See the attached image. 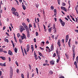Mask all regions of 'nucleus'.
<instances>
[{
  "label": "nucleus",
  "instance_id": "obj_38",
  "mask_svg": "<svg viewBox=\"0 0 78 78\" xmlns=\"http://www.w3.org/2000/svg\"><path fill=\"white\" fill-rule=\"evenodd\" d=\"M36 36H38V35H39L38 32H36Z\"/></svg>",
  "mask_w": 78,
  "mask_h": 78
},
{
  "label": "nucleus",
  "instance_id": "obj_14",
  "mask_svg": "<svg viewBox=\"0 0 78 78\" xmlns=\"http://www.w3.org/2000/svg\"><path fill=\"white\" fill-rule=\"evenodd\" d=\"M61 9H63L64 11H65L67 12V9H66L65 7L62 6L61 7Z\"/></svg>",
  "mask_w": 78,
  "mask_h": 78
},
{
  "label": "nucleus",
  "instance_id": "obj_36",
  "mask_svg": "<svg viewBox=\"0 0 78 78\" xmlns=\"http://www.w3.org/2000/svg\"><path fill=\"white\" fill-rule=\"evenodd\" d=\"M59 21H60V23H61V22H63V21H62V20H61V18H60L59 19Z\"/></svg>",
  "mask_w": 78,
  "mask_h": 78
},
{
  "label": "nucleus",
  "instance_id": "obj_47",
  "mask_svg": "<svg viewBox=\"0 0 78 78\" xmlns=\"http://www.w3.org/2000/svg\"><path fill=\"white\" fill-rule=\"evenodd\" d=\"M5 42H9V41H8V39H6L5 40Z\"/></svg>",
  "mask_w": 78,
  "mask_h": 78
},
{
  "label": "nucleus",
  "instance_id": "obj_40",
  "mask_svg": "<svg viewBox=\"0 0 78 78\" xmlns=\"http://www.w3.org/2000/svg\"><path fill=\"white\" fill-rule=\"evenodd\" d=\"M20 34L18 33V34H17V37H18L19 38L20 37Z\"/></svg>",
  "mask_w": 78,
  "mask_h": 78
},
{
  "label": "nucleus",
  "instance_id": "obj_9",
  "mask_svg": "<svg viewBox=\"0 0 78 78\" xmlns=\"http://www.w3.org/2000/svg\"><path fill=\"white\" fill-rule=\"evenodd\" d=\"M53 50H54V45H53V44H52L51 47V51H53Z\"/></svg>",
  "mask_w": 78,
  "mask_h": 78
},
{
  "label": "nucleus",
  "instance_id": "obj_35",
  "mask_svg": "<svg viewBox=\"0 0 78 78\" xmlns=\"http://www.w3.org/2000/svg\"><path fill=\"white\" fill-rule=\"evenodd\" d=\"M39 55L40 56H43V55H42V54L41 52H39Z\"/></svg>",
  "mask_w": 78,
  "mask_h": 78
},
{
  "label": "nucleus",
  "instance_id": "obj_30",
  "mask_svg": "<svg viewBox=\"0 0 78 78\" xmlns=\"http://www.w3.org/2000/svg\"><path fill=\"white\" fill-rule=\"evenodd\" d=\"M6 63H4L3 64H2V67H6Z\"/></svg>",
  "mask_w": 78,
  "mask_h": 78
},
{
  "label": "nucleus",
  "instance_id": "obj_17",
  "mask_svg": "<svg viewBox=\"0 0 78 78\" xmlns=\"http://www.w3.org/2000/svg\"><path fill=\"white\" fill-rule=\"evenodd\" d=\"M65 55L66 57V58H67L68 59H69V55H67V54H66V53L65 54Z\"/></svg>",
  "mask_w": 78,
  "mask_h": 78
},
{
  "label": "nucleus",
  "instance_id": "obj_52",
  "mask_svg": "<svg viewBox=\"0 0 78 78\" xmlns=\"http://www.w3.org/2000/svg\"><path fill=\"white\" fill-rule=\"evenodd\" d=\"M34 27L35 28H36V25L35 24V23H34Z\"/></svg>",
  "mask_w": 78,
  "mask_h": 78
},
{
  "label": "nucleus",
  "instance_id": "obj_48",
  "mask_svg": "<svg viewBox=\"0 0 78 78\" xmlns=\"http://www.w3.org/2000/svg\"><path fill=\"white\" fill-rule=\"evenodd\" d=\"M56 56V53H54L53 54V57H55Z\"/></svg>",
  "mask_w": 78,
  "mask_h": 78
},
{
  "label": "nucleus",
  "instance_id": "obj_46",
  "mask_svg": "<svg viewBox=\"0 0 78 78\" xmlns=\"http://www.w3.org/2000/svg\"><path fill=\"white\" fill-rule=\"evenodd\" d=\"M15 1L16 2V3H17V5H19V2H18V1L16 0Z\"/></svg>",
  "mask_w": 78,
  "mask_h": 78
},
{
  "label": "nucleus",
  "instance_id": "obj_5",
  "mask_svg": "<svg viewBox=\"0 0 78 78\" xmlns=\"http://www.w3.org/2000/svg\"><path fill=\"white\" fill-rule=\"evenodd\" d=\"M22 34L23 36H21V38L22 40H23L24 39H27V37H26V36H25V34Z\"/></svg>",
  "mask_w": 78,
  "mask_h": 78
},
{
  "label": "nucleus",
  "instance_id": "obj_62",
  "mask_svg": "<svg viewBox=\"0 0 78 78\" xmlns=\"http://www.w3.org/2000/svg\"><path fill=\"white\" fill-rule=\"evenodd\" d=\"M63 6H65L66 5V4L65 3L63 2Z\"/></svg>",
  "mask_w": 78,
  "mask_h": 78
},
{
  "label": "nucleus",
  "instance_id": "obj_28",
  "mask_svg": "<svg viewBox=\"0 0 78 78\" xmlns=\"http://www.w3.org/2000/svg\"><path fill=\"white\" fill-rule=\"evenodd\" d=\"M52 30V27H51L49 29H48V31L49 32H51V30Z\"/></svg>",
  "mask_w": 78,
  "mask_h": 78
},
{
  "label": "nucleus",
  "instance_id": "obj_44",
  "mask_svg": "<svg viewBox=\"0 0 78 78\" xmlns=\"http://www.w3.org/2000/svg\"><path fill=\"white\" fill-rule=\"evenodd\" d=\"M21 76L22 78H24V76H23V73L21 74Z\"/></svg>",
  "mask_w": 78,
  "mask_h": 78
},
{
  "label": "nucleus",
  "instance_id": "obj_60",
  "mask_svg": "<svg viewBox=\"0 0 78 78\" xmlns=\"http://www.w3.org/2000/svg\"><path fill=\"white\" fill-rule=\"evenodd\" d=\"M50 24H49L48 25V28H50Z\"/></svg>",
  "mask_w": 78,
  "mask_h": 78
},
{
  "label": "nucleus",
  "instance_id": "obj_59",
  "mask_svg": "<svg viewBox=\"0 0 78 78\" xmlns=\"http://www.w3.org/2000/svg\"><path fill=\"white\" fill-rule=\"evenodd\" d=\"M54 36H54V35H52L51 37V38L52 39H54Z\"/></svg>",
  "mask_w": 78,
  "mask_h": 78
},
{
  "label": "nucleus",
  "instance_id": "obj_18",
  "mask_svg": "<svg viewBox=\"0 0 78 78\" xmlns=\"http://www.w3.org/2000/svg\"><path fill=\"white\" fill-rule=\"evenodd\" d=\"M0 58L2 59L3 60H5L6 59V58L4 57L1 56Z\"/></svg>",
  "mask_w": 78,
  "mask_h": 78
},
{
  "label": "nucleus",
  "instance_id": "obj_26",
  "mask_svg": "<svg viewBox=\"0 0 78 78\" xmlns=\"http://www.w3.org/2000/svg\"><path fill=\"white\" fill-rule=\"evenodd\" d=\"M26 31H27V33H28V32H30L29 31V28L26 29Z\"/></svg>",
  "mask_w": 78,
  "mask_h": 78
},
{
  "label": "nucleus",
  "instance_id": "obj_21",
  "mask_svg": "<svg viewBox=\"0 0 78 78\" xmlns=\"http://www.w3.org/2000/svg\"><path fill=\"white\" fill-rule=\"evenodd\" d=\"M27 36L28 37H30V32H27Z\"/></svg>",
  "mask_w": 78,
  "mask_h": 78
},
{
  "label": "nucleus",
  "instance_id": "obj_3",
  "mask_svg": "<svg viewBox=\"0 0 78 78\" xmlns=\"http://www.w3.org/2000/svg\"><path fill=\"white\" fill-rule=\"evenodd\" d=\"M20 32L21 33H22V32H23V31H24V30H25V29L23 26H21L20 27Z\"/></svg>",
  "mask_w": 78,
  "mask_h": 78
},
{
  "label": "nucleus",
  "instance_id": "obj_31",
  "mask_svg": "<svg viewBox=\"0 0 78 78\" xmlns=\"http://www.w3.org/2000/svg\"><path fill=\"white\" fill-rule=\"evenodd\" d=\"M76 61L77 63H78V56L76 58Z\"/></svg>",
  "mask_w": 78,
  "mask_h": 78
},
{
  "label": "nucleus",
  "instance_id": "obj_49",
  "mask_svg": "<svg viewBox=\"0 0 78 78\" xmlns=\"http://www.w3.org/2000/svg\"><path fill=\"white\" fill-rule=\"evenodd\" d=\"M51 9H54V7L53 6H51Z\"/></svg>",
  "mask_w": 78,
  "mask_h": 78
},
{
  "label": "nucleus",
  "instance_id": "obj_37",
  "mask_svg": "<svg viewBox=\"0 0 78 78\" xmlns=\"http://www.w3.org/2000/svg\"><path fill=\"white\" fill-rule=\"evenodd\" d=\"M29 28H30V27H32V25H31V24H29Z\"/></svg>",
  "mask_w": 78,
  "mask_h": 78
},
{
  "label": "nucleus",
  "instance_id": "obj_54",
  "mask_svg": "<svg viewBox=\"0 0 78 78\" xmlns=\"http://www.w3.org/2000/svg\"><path fill=\"white\" fill-rule=\"evenodd\" d=\"M58 59L59 60H60V59H61V58H60V57L59 56V55H58Z\"/></svg>",
  "mask_w": 78,
  "mask_h": 78
},
{
  "label": "nucleus",
  "instance_id": "obj_8",
  "mask_svg": "<svg viewBox=\"0 0 78 78\" xmlns=\"http://www.w3.org/2000/svg\"><path fill=\"white\" fill-rule=\"evenodd\" d=\"M53 29L55 30H54V33H56V28H55V24H53Z\"/></svg>",
  "mask_w": 78,
  "mask_h": 78
},
{
  "label": "nucleus",
  "instance_id": "obj_39",
  "mask_svg": "<svg viewBox=\"0 0 78 78\" xmlns=\"http://www.w3.org/2000/svg\"><path fill=\"white\" fill-rule=\"evenodd\" d=\"M24 28H25L26 29H27V28H28L29 27H28V26H27V25L25 26V27H24Z\"/></svg>",
  "mask_w": 78,
  "mask_h": 78
},
{
  "label": "nucleus",
  "instance_id": "obj_55",
  "mask_svg": "<svg viewBox=\"0 0 78 78\" xmlns=\"http://www.w3.org/2000/svg\"><path fill=\"white\" fill-rule=\"evenodd\" d=\"M9 29H10V31H11L12 30V29H11V27H9Z\"/></svg>",
  "mask_w": 78,
  "mask_h": 78
},
{
  "label": "nucleus",
  "instance_id": "obj_20",
  "mask_svg": "<svg viewBox=\"0 0 78 78\" xmlns=\"http://www.w3.org/2000/svg\"><path fill=\"white\" fill-rule=\"evenodd\" d=\"M31 48L32 50V52H33V51H34V48L33 47V45H31Z\"/></svg>",
  "mask_w": 78,
  "mask_h": 78
},
{
  "label": "nucleus",
  "instance_id": "obj_50",
  "mask_svg": "<svg viewBox=\"0 0 78 78\" xmlns=\"http://www.w3.org/2000/svg\"><path fill=\"white\" fill-rule=\"evenodd\" d=\"M5 34H7L8 36H9V34L8 33L6 32Z\"/></svg>",
  "mask_w": 78,
  "mask_h": 78
},
{
  "label": "nucleus",
  "instance_id": "obj_2",
  "mask_svg": "<svg viewBox=\"0 0 78 78\" xmlns=\"http://www.w3.org/2000/svg\"><path fill=\"white\" fill-rule=\"evenodd\" d=\"M10 78H12V74L13 73L12 68V67H10Z\"/></svg>",
  "mask_w": 78,
  "mask_h": 78
},
{
  "label": "nucleus",
  "instance_id": "obj_24",
  "mask_svg": "<svg viewBox=\"0 0 78 78\" xmlns=\"http://www.w3.org/2000/svg\"><path fill=\"white\" fill-rule=\"evenodd\" d=\"M75 10H76V12H77V14H78V7H76V8Z\"/></svg>",
  "mask_w": 78,
  "mask_h": 78
},
{
  "label": "nucleus",
  "instance_id": "obj_13",
  "mask_svg": "<svg viewBox=\"0 0 78 78\" xmlns=\"http://www.w3.org/2000/svg\"><path fill=\"white\" fill-rule=\"evenodd\" d=\"M68 40H69V35H67L66 36V42H67V41H68Z\"/></svg>",
  "mask_w": 78,
  "mask_h": 78
},
{
  "label": "nucleus",
  "instance_id": "obj_34",
  "mask_svg": "<svg viewBox=\"0 0 78 78\" xmlns=\"http://www.w3.org/2000/svg\"><path fill=\"white\" fill-rule=\"evenodd\" d=\"M68 45L69 47H71V46H70V42H68Z\"/></svg>",
  "mask_w": 78,
  "mask_h": 78
},
{
  "label": "nucleus",
  "instance_id": "obj_43",
  "mask_svg": "<svg viewBox=\"0 0 78 78\" xmlns=\"http://www.w3.org/2000/svg\"><path fill=\"white\" fill-rule=\"evenodd\" d=\"M44 43H45V42H44V41L42 42L41 43V45H42V44H43V46H44Z\"/></svg>",
  "mask_w": 78,
  "mask_h": 78
},
{
  "label": "nucleus",
  "instance_id": "obj_25",
  "mask_svg": "<svg viewBox=\"0 0 78 78\" xmlns=\"http://www.w3.org/2000/svg\"><path fill=\"white\" fill-rule=\"evenodd\" d=\"M17 48H15V53H17Z\"/></svg>",
  "mask_w": 78,
  "mask_h": 78
},
{
  "label": "nucleus",
  "instance_id": "obj_32",
  "mask_svg": "<svg viewBox=\"0 0 78 78\" xmlns=\"http://www.w3.org/2000/svg\"><path fill=\"white\" fill-rule=\"evenodd\" d=\"M19 42L20 43H21L22 42H23V41H22V39H19Z\"/></svg>",
  "mask_w": 78,
  "mask_h": 78
},
{
  "label": "nucleus",
  "instance_id": "obj_29",
  "mask_svg": "<svg viewBox=\"0 0 78 78\" xmlns=\"http://www.w3.org/2000/svg\"><path fill=\"white\" fill-rule=\"evenodd\" d=\"M36 71L37 72V73L38 74H39V73H38V69H37V68H36Z\"/></svg>",
  "mask_w": 78,
  "mask_h": 78
},
{
  "label": "nucleus",
  "instance_id": "obj_10",
  "mask_svg": "<svg viewBox=\"0 0 78 78\" xmlns=\"http://www.w3.org/2000/svg\"><path fill=\"white\" fill-rule=\"evenodd\" d=\"M57 44L58 45L59 47H60L61 46V41L60 40V39H59L58 40Z\"/></svg>",
  "mask_w": 78,
  "mask_h": 78
},
{
  "label": "nucleus",
  "instance_id": "obj_58",
  "mask_svg": "<svg viewBox=\"0 0 78 78\" xmlns=\"http://www.w3.org/2000/svg\"><path fill=\"white\" fill-rule=\"evenodd\" d=\"M14 40H15V42H17V40L16 39V38L15 37L14 38Z\"/></svg>",
  "mask_w": 78,
  "mask_h": 78
},
{
  "label": "nucleus",
  "instance_id": "obj_12",
  "mask_svg": "<svg viewBox=\"0 0 78 78\" xmlns=\"http://www.w3.org/2000/svg\"><path fill=\"white\" fill-rule=\"evenodd\" d=\"M8 54L9 55H11V56H12V55H13V54H12V52L10 50L9 51Z\"/></svg>",
  "mask_w": 78,
  "mask_h": 78
},
{
  "label": "nucleus",
  "instance_id": "obj_1",
  "mask_svg": "<svg viewBox=\"0 0 78 78\" xmlns=\"http://www.w3.org/2000/svg\"><path fill=\"white\" fill-rule=\"evenodd\" d=\"M11 10L12 11V12L13 13V14L15 15V16H19V13H18L17 12H16V11H17V10H16V9L14 7H12V9H11Z\"/></svg>",
  "mask_w": 78,
  "mask_h": 78
},
{
  "label": "nucleus",
  "instance_id": "obj_27",
  "mask_svg": "<svg viewBox=\"0 0 78 78\" xmlns=\"http://www.w3.org/2000/svg\"><path fill=\"white\" fill-rule=\"evenodd\" d=\"M24 53H25V55H27V51H26V50L25 49V48H24Z\"/></svg>",
  "mask_w": 78,
  "mask_h": 78
},
{
  "label": "nucleus",
  "instance_id": "obj_45",
  "mask_svg": "<svg viewBox=\"0 0 78 78\" xmlns=\"http://www.w3.org/2000/svg\"><path fill=\"white\" fill-rule=\"evenodd\" d=\"M2 72L1 71H0V76H2Z\"/></svg>",
  "mask_w": 78,
  "mask_h": 78
},
{
  "label": "nucleus",
  "instance_id": "obj_61",
  "mask_svg": "<svg viewBox=\"0 0 78 78\" xmlns=\"http://www.w3.org/2000/svg\"><path fill=\"white\" fill-rule=\"evenodd\" d=\"M54 12L55 13V12H56V9H54Z\"/></svg>",
  "mask_w": 78,
  "mask_h": 78
},
{
  "label": "nucleus",
  "instance_id": "obj_63",
  "mask_svg": "<svg viewBox=\"0 0 78 78\" xmlns=\"http://www.w3.org/2000/svg\"><path fill=\"white\" fill-rule=\"evenodd\" d=\"M61 76V77H59V78H64V76Z\"/></svg>",
  "mask_w": 78,
  "mask_h": 78
},
{
  "label": "nucleus",
  "instance_id": "obj_7",
  "mask_svg": "<svg viewBox=\"0 0 78 78\" xmlns=\"http://www.w3.org/2000/svg\"><path fill=\"white\" fill-rule=\"evenodd\" d=\"M34 55L35 57V59L36 60H37L38 59V58H37V56L36 55V54L35 51H34Z\"/></svg>",
  "mask_w": 78,
  "mask_h": 78
},
{
  "label": "nucleus",
  "instance_id": "obj_41",
  "mask_svg": "<svg viewBox=\"0 0 78 78\" xmlns=\"http://www.w3.org/2000/svg\"><path fill=\"white\" fill-rule=\"evenodd\" d=\"M74 65H75V66H76V65H77V63H76V61L74 62Z\"/></svg>",
  "mask_w": 78,
  "mask_h": 78
},
{
  "label": "nucleus",
  "instance_id": "obj_15",
  "mask_svg": "<svg viewBox=\"0 0 78 78\" xmlns=\"http://www.w3.org/2000/svg\"><path fill=\"white\" fill-rule=\"evenodd\" d=\"M51 65H54L55 64V62L53 61H51L50 62Z\"/></svg>",
  "mask_w": 78,
  "mask_h": 78
},
{
  "label": "nucleus",
  "instance_id": "obj_57",
  "mask_svg": "<svg viewBox=\"0 0 78 78\" xmlns=\"http://www.w3.org/2000/svg\"><path fill=\"white\" fill-rule=\"evenodd\" d=\"M58 36H57L56 37H55V40H56V39H58Z\"/></svg>",
  "mask_w": 78,
  "mask_h": 78
},
{
  "label": "nucleus",
  "instance_id": "obj_33",
  "mask_svg": "<svg viewBox=\"0 0 78 78\" xmlns=\"http://www.w3.org/2000/svg\"><path fill=\"white\" fill-rule=\"evenodd\" d=\"M35 5L36 8H38V7H39V4H35Z\"/></svg>",
  "mask_w": 78,
  "mask_h": 78
},
{
  "label": "nucleus",
  "instance_id": "obj_4",
  "mask_svg": "<svg viewBox=\"0 0 78 78\" xmlns=\"http://www.w3.org/2000/svg\"><path fill=\"white\" fill-rule=\"evenodd\" d=\"M73 59H75V48H73Z\"/></svg>",
  "mask_w": 78,
  "mask_h": 78
},
{
  "label": "nucleus",
  "instance_id": "obj_64",
  "mask_svg": "<svg viewBox=\"0 0 78 78\" xmlns=\"http://www.w3.org/2000/svg\"><path fill=\"white\" fill-rule=\"evenodd\" d=\"M75 31L76 32V33H78V30H75Z\"/></svg>",
  "mask_w": 78,
  "mask_h": 78
},
{
  "label": "nucleus",
  "instance_id": "obj_56",
  "mask_svg": "<svg viewBox=\"0 0 78 78\" xmlns=\"http://www.w3.org/2000/svg\"><path fill=\"white\" fill-rule=\"evenodd\" d=\"M34 42H36V38H34Z\"/></svg>",
  "mask_w": 78,
  "mask_h": 78
},
{
  "label": "nucleus",
  "instance_id": "obj_51",
  "mask_svg": "<svg viewBox=\"0 0 78 78\" xmlns=\"http://www.w3.org/2000/svg\"><path fill=\"white\" fill-rule=\"evenodd\" d=\"M16 64L17 65V66H19V64H18V63L17 62V61L16 62Z\"/></svg>",
  "mask_w": 78,
  "mask_h": 78
},
{
  "label": "nucleus",
  "instance_id": "obj_16",
  "mask_svg": "<svg viewBox=\"0 0 78 78\" xmlns=\"http://www.w3.org/2000/svg\"><path fill=\"white\" fill-rule=\"evenodd\" d=\"M61 23L62 27H64V25H65V24H66L65 22L63 21H62V22Z\"/></svg>",
  "mask_w": 78,
  "mask_h": 78
},
{
  "label": "nucleus",
  "instance_id": "obj_53",
  "mask_svg": "<svg viewBox=\"0 0 78 78\" xmlns=\"http://www.w3.org/2000/svg\"><path fill=\"white\" fill-rule=\"evenodd\" d=\"M56 53H57V56H58V50H56Z\"/></svg>",
  "mask_w": 78,
  "mask_h": 78
},
{
  "label": "nucleus",
  "instance_id": "obj_6",
  "mask_svg": "<svg viewBox=\"0 0 78 78\" xmlns=\"http://www.w3.org/2000/svg\"><path fill=\"white\" fill-rule=\"evenodd\" d=\"M46 48L47 49H46V51H48L49 53H50V51H51V50H50V48H49V47L48 46H47L46 47Z\"/></svg>",
  "mask_w": 78,
  "mask_h": 78
},
{
  "label": "nucleus",
  "instance_id": "obj_42",
  "mask_svg": "<svg viewBox=\"0 0 78 78\" xmlns=\"http://www.w3.org/2000/svg\"><path fill=\"white\" fill-rule=\"evenodd\" d=\"M58 5H60V0H57Z\"/></svg>",
  "mask_w": 78,
  "mask_h": 78
},
{
  "label": "nucleus",
  "instance_id": "obj_11",
  "mask_svg": "<svg viewBox=\"0 0 78 78\" xmlns=\"http://www.w3.org/2000/svg\"><path fill=\"white\" fill-rule=\"evenodd\" d=\"M27 52H28V51H29V50H30V45H29V44H27Z\"/></svg>",
  "mask_w": 78,
  "mask_h": 78
},
{
  "label": "nucleus",
  "instance_id": "obj_23",
  "mask_svg": "<svg viewBox=\"0 0 78 78\" xmlns=\"http://www.w3.org/2000/svg\"><path fill=\"white\" fill-rule=\"evenodd\" d=\"M49 73L50 75H52V74L53 73V71L51 70L49 71Z\"/></svg>",
  "mask_w": 78,
  "mask_h": 78
},
{
  "label": "nucleus",
  "instance_id": "obj_22",
  "mask_svg": "<svg viewBox=\"0 0 78 78\" xmlns=\"http://www.w3.org/2000/svg\"><path fill=\"white\" fill-rule=\"evenodd\" d=\"M22 25H23L24 27H25V26H27V25L25 23H22Z\"/></svg>",
  "mask_w": 78,
  "mask_h": 78
},
{
  "label": "nucleus",
  "instance_id": "obj_19",
  "mask_svg": "<svg viewBox=\"0 0 78 78\" xmlns=\"http://www.w3.org/2000/svg\"><path fill=\"white\" fill-rule=\"evenodd\" d=\"M22 7H23V9H24V10H25V9H26V7H25V5H22Z\"/></svg>",
  "mask_w": 78,
  "mask_h": 78
}]
</instances>
